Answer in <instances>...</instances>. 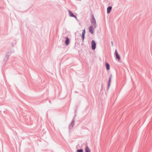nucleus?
<instances>
[{
	"mask_svg": "<svg viewBox=\"0 0 152 152\" xmlns=\"http://www.w3.org/2000/svg\"><path fill=\"white\" fill-rule=\"evenodd\" d=\"M85 152H91L90 148L88 147H86L85 149Z\"/></svg>",
	"mask_w": 152,
	"mask_h": 152,
	"instance_id": "6e6552de",
	"label": "nucleus"
},
{
	"mask_svg": "<svg viewBox=\"0 0 152 152\" xmlns=\"http://www.w3.org/2000/svg\"><path fill=\"white\" fill-rule=\"evenodd\" d=\"M115 53L116 58L118 60H119L120 59V57L119 55L118 54L117 51L116 50L115 51Z\"/></svg>",
	"mask_w": 152,
	"mask_h": 152,
	"instance_id": "7ed1b4c3",
	"label": "nucleus"
},
{
	"mask_svg": "<svg viewBox=\"0 0 152 152\" xmlns=\"http://www.w3.org/2000/svg\"><path fill=\"white\" fill-rule=\"evenodd\" d=\"M70 41L69 38L67 37L66 38V40L65 41V44L66 45H68Z\"/></svg>",
	"mask_w": 152,
	"mask_h": 152,
	"instance_id": "39448f33",
	"label": "nucleus"
},
{
	"mask_svg": "<svg viewBox=\"0 0 152 152\" xmlns=\"http://www.w3.org/2000/svg\"><path fill=\"white\" fill-rule=\"evenodd\" d=\"M85 29H84L83 30V32L82 35V37L83 40H84V36H85Z\"/></svg>",
	"mask_w": 152,
	"mask_h": 152,
	"instance_id": "1a4fd4ad",
	"label": "nucleus"
},
{
	"mask_svg": "<svg viewBox=\"0 0 152 152\" xmlns=\"http://www.w3.org/2000/svg\"><path fill=\"white\" fill-rule=\"evenodd\" d=\"M106 69L107 70H109L110 69V66L107 63H106Z\"/></svg>",
	"mask_w": 152,
	"mask_h": 152,
	"instance_id": "0eeeda50",
	"label": "nucleus"
},
{
	"mask_svg": "<svg viewBox=\"0 0 152 152\" xmlns=\"http://www.w3.org/2000/svg\"><path fill=\"white\" fill-rule=\"evenodd\" d=\"M96 47V43L94 40H92L91 42V48L92 49L94 50H95Z\"/></svg>",
	"mask_w": 152,
	"mask_h": 152,
	"instance_id": "f03ea898",
	"label": "nucleus"
},
{
	"mask_svg": "<svg viewBox=\"0 0 152 152\" xmlns=\"http://www.w3.org/2000/svg\"><path fill=\"white\" fill-rule=\"evenodd\" d=\"M110 80H111V78H110V79H109V85L110 84Z\"/></svg>",
	"mask_w": 152,
	"mask_h": 152,
	"instance_id": "f8f14e48",
	"label": "nucleus"
},
{
	"mask_svg": "<svg viewBox=\"0 0 152 152\" xmlns=\"http://www.w3.org/2000/svg\"><path fill=\"white\" fill-rule=\"evenodd\" d=\"M112 7H109L107 9V12L108 14H109L110 12L111 9H112Z\"/></svg>",
	"mask_w": 152,
	"mask_h": 152,
	"instance_id": "423d86ee",
	"label": "nucleus"
},
{
	"mask_svg": "<svg viewBox=\"0 0 152 152\" xmlns=\"http://www.w3.org/2000/svg\"><path fill=\"white\" fill-rule=\"evenodd\" d=\"M91 21L92 24L94 26V28H95L96 26V22L95 19L93 16L92 17Z\"/></svg>",
	"mask_w": 152,
	"mask_h": 152,
	"instance_id": "f257e3e1",
	"label": "nucleus"
},
{
	"mask_svg": "<svg viewBox=\"0 0 152 152\" xmlns=\"http://www.w3.org/2000/svg\"><path fill=\"white\" fill-rule=\"evenodd\" d=\"M77 152H83V151L82 149H79L77 150Z\"/></svg>",
	"mask_w": 152,
	"mask_h": 152,
	"instance_id": "9b49d317",
	"label": "nucleus"
},
{
	"mask_svg": "<svg viewBox=\"0 0 152 152\" xmlns=\"http://www.w3.org/2000/svg\"><path fill=\"white\" fill-rule=\"evenodd\" d=\"M69 15L71 17H74L75 18H76V17L74 15L72 12H70V11H69Z\"/></svg>",
	"mask_w": 152,
	"mask_h": 152,
	"instance_id": "9d476101",
	"label": "nucleus"
},
{
	"mask_svg": "<svg viewBox=\"0 0 152 152\" xmlns=\"http://www.w3.org/2000/svg\"><path fill=\"white\" fill-rule=\"evenodd\" d=\"M89 31L91 34H93L94 33V28L92 26H90L89 28Z\"/></svg>",
	"mask_w": 152,
	"mask_h": 152,
	"instance_id": "20e7f679",
	"label": "nucleus"
}]
</instances>
